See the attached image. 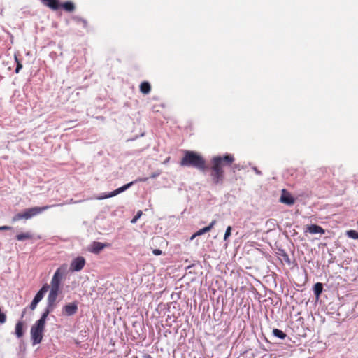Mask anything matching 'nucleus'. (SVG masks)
Segmentation results:
<instances>
[{"mask_svg":"<svg viewBox=\"0 0 358 358\" xmlns=\"http://www.w3.org/2000/svg\"><path fill=\"white\" fill-rule=\"evenodd\" d=\"M169 159H170V157H168V158H167V159L164 162V164L167 163V162L169 161Z\"/></svg>","mask_w":358,"mask_h":358,"instance_id":"obj_30","label":"nucleus"},{"mask_svg":"<svg viewBox=\"0 0 358 358\" xmlns=\"http://www.w3.org/2000/svg\"><path fill=\"white\" fill-rule=\"evenodd\" d=\"M24 322L19 321L15 325V334L18 338H21L24 334Z\"/></svg>","mask_w":358,"mask_h":358,"instance_id":"obj_18","label":"nucleus"},{"mask_svg":"<svg viewBox=\"0 0 358 358\" xmlns=\"http://www.w3.org/2000/svg\"><path fill=\"white\" fill-rule=\"evenodd\" d=\"M255 171H256V172H257V173H259V172L258 171V170H257V169H255Z\"/></svg>","mask_w":358,"mask_h":358,"instance_id":"obj_32","label":"nucleus"},{"mask_svg":"<svg viewBox=\"0 0 358 358\" xmlns=\"http://www.w3.org/2000/svg\"><path fill=\"white\" fill-rule=\"evenodd\" d=\"M41 2L43 5L52 10H57L60 8V3L59 0H41Z\"/></svg>","mask_w":358,"mask_h":358,"instance_id":"obj_11","label":"nucleus"},{"mask_svg":"<svg viewBox=\"0 0 358 358\" xmlns=\"http://www.w3.org/2000/svg\"><path fill=\"white\" fill-rule=\"evenodd\" d=\"M347 235L353 239H358V232L355 230H349L347 231Z\"/></svg>","mask_w":358,"mask_h":358,"instance_id":"obj_22","label":"nucleus"},{"mask_svg":"<svg viewBox=\"0 0 358 358\" xmlns=\"http://www.w3.org/2000/svg\"><path fill=\"white\" fill-rule=\"evenodd\" d=\"M280 201L288 206H292L294 203L295 199L288 191L283 189L282 190Z\"/></svg>","mask_w":358,"mask_h":358,"instance_id":"obj_9","label":"nucleus"},{"mask_svg":"<svg viewBox=\"0 0 358 358\" xmlns=\"http://www.w3.org/2000/svg\"><path fill=\"white\" fill-rule=\"evenodd\" d=\"M148 178H138L136 179L135 181H132V182H131L129 183H127V184L123 185L122 187H119L117 189L111 192L108 194H105L103 196H99L98 199H108V198L113 197V196L117 195L118 194L122 193L124 191L127 190L134 183L138 182H146L148 180Z\"/></svg>","mask_w":358,"mask_h":358,"instance_id":"obj_5","label":"nucleus"},{"mask_svg":"<svg viewBox=\"0 0 358 358\" xmlns=\"http://www.w3.org/2000/svg\"><path fill=\"white\" fill-rule=\"evenodd\" d=\"M305 232H309L310 234H324L325 231L320 226L317 224H310L307 225L306 227Z\"/></svg>","mask_w":358,"mask_h":358,"instance_id":"obj_10","label":"nucleus"},{"mask_svg":"<svg viewBox=\"0 0 358 358\" xmlns=\"http://www.w3.org/2000/svg\"><path fill=\"white\" fill-rule=\"evenodd\" d=\"M323 290V286L321 282H317L313 287V292L316 298H319Z\"/></svg>","mask_w":358,"mask_h":358,"instance_id":"obj_20","label":"nucleus"},{"mask_svg":"<svg viewBox=\"0 0 358 358\" xmlns=\"http://www.w3.org/2000/svg\"><path fill=\"white\" fill-rule=\"evenodd\" d=\"M33 235L29 232L21 233L16 236V239L20 241L32 239Z\"/></svg>","mask_w":358,"mask_h":358,"instance_id":"obj_19","label":"nucleus"},{"mask_svg":"<svg viewBox=\"0 0 358 358\" xmlns=\"http://www.w3.org/2000/svg\"><path fill=\"white\" fill-rule=\"evenodd\" d=\"M49 315V311H44L41 318L38 320L31 327L30 334L33 345L39 344L43 336L45 322Z\"/></svg>","mask_w":358,"mask_h":358,"instance_id":"obj_3","label":"nucleus"},{"mask_svg":"<svg viewBox=\"0 0 358 358\" xmlns=\"http://www.w3.org/2000/svg\"><path fill=\"white\" fill-rule=\"evenodd\" d=\"M255 171H256V172H257V173H259V172L258 171V170H257V169H255Z\"/></svg>","mask_w":358,"mask_h":358,"instance_id":"obj_31","label":"nucleus"},{"mask_svg":"<svg viewBox=\"0 0 358 358\" xmlns=\"http://www.w3.org/2000/svg\"><path fill=\"white\" fill-rule=\"evenodd\" d=\"M58 292L59 291L57 290L50 289V292L48 297V306L45 311L48 310L50 313L52 310L53 307L55 306L56 299L58 296Z\"/></svg>","mask_w":358,"mask_h":358,"instance_id":"obj_8","label":"nucleus"},{"mask_svg":"<svg viewBox=\"0 0 358 358\" xmlns=\"http://www.w3.org/2000/svg\"><path fill=\"white\" fill-rule=\"evenodd\" d=\"M85 265V259L83 257L79 256L75 258L70 264L71 271H80Z\"/></svg>","mask_w":358,"mask_h":358,"instance_id":"obj_7","label":"nucleus"},{"mask_svg":"<svg viewBox=\"0 0 358 358\" xmlns=\"http://www.w3.org/2000/svg\"><path fill=\"white\" fill-rule=\"evenodd\" d=\"M162 173V171H157L156 172H154L151 174L150 176V178H157V176H159L160 174Z\"/></svg>","mask_w":358,"mask_h":358,"instance_id":"obj_27","label":"nucleus"},{"mask_svg":"<svg viewBox=\"0 0 358 358\" xmlns=\"http://www.w3.org/2000/svg\"><path fill=\"white\" fill-rule=\"evenodd\" d=\"M234 162L232 155L227 154L224 156H215L210 161V179L212 185L222 184L224 179V166H231Z\"/></svg>","mask_w":358,"mask_h":358,"instance_id":"obj_1","label":"nucleus"},{"mask_svg":"<svg viewBox=\"0 0 358 358\" xmlns=\"http://www.w3.org/2000/svg\"><path fill=\"white\" fill-rule=\"evenodd\" d=\"M141 215H142V211H141V210L138 211L137 213V214L131 220V223H135L138 220V219H139V217L141 216Z\"/></svg>","mask_w":358,"mask_h":358,"instance_id":"obj_24","label":"nucleus"},{"mask_svg":"<svg viewBox=\"0 0 358 358\" xmlns=\"http://www.w3.org/2000/svg\"><path fill=\"white\" fill-rule=\"evenodd\" d=\"M38 303V301H36V300L33 299V301H31V304H30V309H31V310H34L36 308V306H37Z\"/></svg>","mask_w":358,"mask_h":358,"instance_id":"obj_25","label":"nucleus"},{"mask_svg":"<svg viewBox=\"0 0 358 358\" xmlns=\"http://www.w3.org/2000/svg\"><path fill=\"white\" fill-rule=\"evenodd\" d=\"M180 164L182 166H192L201 171H205L207 169L205 159L200 154L194 151L185 150Z\"/></svg>","mask_w":358,"mask_h":358,"instance_id":"obj_2","label":"nucleus"},{"mask_svg":"<svg viewBox=\"0 0 358 358\" xmlns=\"http://www.w3.org/2000/svg\"><path fill=\"white\" fill-rule=\"evenodd\" d=\"M15 59L17 62L16 69H15V73H18L20 71V69L22 68V65L17 61V58L15 57Z\"/></svg>","mask_w":358,"mask_h":358,"instance_id":"obj_26","label":"nucleus"},{"mask_svg":"<svg viewBox=\"0 0 358 358\" xmlns=\"http://www.w3.org/2000/svg\"><path fill=\"white\" fill-rule=\"evenodd\" d=\"M215 224H216V220H213L208 226H207L203 229H201L199 231H197L196 233H194L192 236L191 240L194 239L196 236H201V235L204 234L205 233L210 231L213 229V227H214V225Z\"/></svg>","mask_w":358,"mask_h":358,"instance_id":"obj_12","label":"nucleus"},{"mask_svg":"<svg viewBox=\"0 0 358 358\" xmlns=\"http://www.w3.org/2000/svg\"><path fill=\"white\" fill-rule=\"evenodd\" d=\"M66 268V265L63 264L55 271L51 280V289L59 291L62 273L65 271Z\"/></svg>","mask_w":358,"mask_h":358,"instance_id":"obj_6","label":"nucleus"},{"mask_svg":"<svg viewBox=\"0 0 358 358\" xmlns=\"http://www.w3.org/2000/svg\"><path fill=\"white\" fill-rule=\"evenodd\" d=\"M152 253L155 255H160L162 254V251L159 249H154L152 250Z\"/></svg>","mask_w":358,"mask_h":358,"instance_id":"obj_28","label":"nucleus"},{"mask_svg":"<svg viewBox=\"0 0 358 358\" xmlns=\"http://www.w3.org/2000/svg\"><path fill=\"white\" fill-rule=\"evenodd\" d=\"M108 243H103L101 242L94 241L92 244L91 252L95 254L99 253L103 249L106 247H108Z\"/></svg>","mask_w":358,"mask_h":358,"instance_id":"obj_13","label":"nucleus"},{"mask_svg":"<svg viewBox=\"0 0 358 358\" xmlns=\"http://www.w3.org/2000/svg\"><path fill=\"white\" fill-rule=\"evenodd\" d=\"M50 208V206H45L43 207H33L26 209L23 213H19L16 214L12 219L13 222H17L22 219L28 220L34 216H36L44 210Z\"/></svg>","mask_w":358,"mask_h":358,"instance_id":"obj_4","label":"nucleus"},{"mask_svg":"<svg viewBox=\"0 0 358 358\" xmlns=\"http://www.w3.org/2000/svg\"><path fill=\"white\" fill-rule=\"evenodd\" d=\"M60 8H63L64 10L71 13L75 10V5L71 1H66L63 3H60Z\"/></svg>","mask_w":358,"mask_h":358,"instance_id":"obj_16","label":"nucleus"},{"mask_svg":"<svg viewBox=\"0 0 358 358\" xmlns=\"http://www.w3.org/2000/svg\"><path fill=\"white\" fill-rule=\"evenodd\" d=\"M50 286L48 284H45L41 289L37 292L34 299L40 301L43 298L45 294L48 291Z\"/></svg>","mask_w":358,"mask_h":358,"instance_id":"obj_15","label":"nucleus"},{"mask_svg":"<svg viewBox=\"0 0 358 358\" xmlns=\"http://www.w3.org/2000/svg\"><path fill=\"white\" fill-rule=\"evenodd\" d=\"M63 310L66 315L71 316L76 313L78 306L75 303H69L64 306Z\"/></svg>","mask_w":358,"mask_h":358,"instance_id":"obj_14","label":"nucleus"},{"mask_svg":"<svg viewBox=\"0 0 358 358\" xmlns=\"http://www.w3.org/2000/svg\"><path fill=\"white\" fill-rule=\"evenodd\" d=\"M151 90V85L148 81H143L140 85V91L144 94H148Z\"/></svg>","mask_w":358,"mask_h":358,"instance_id":"obj_17","label":"nucleus"},{"mask_svg":"<svg viewBox=\"0 0 358 358\" xmlns=\"http://www.w3.org/2000/svg\"><path fill=\"white\" fill-rule=\"evenodd\" d=\"M273 334L275 336L281 339H284L287 336L286 334L278 329H274L273 330Z\"/></svg>","mask_w":358,"mask_h":358,"instance_id":"obj_21","label":"nucleus"},{"mask_svg":"<svg viewBox=\"0 0 358 358\" xmlns=\"http://www.w3.org/2000/svg\"><path fill=\"white\" fill-rule=\"evenodd\" d=\"M11 229H12V227H10L9 226H2V227H0V231L10 230Z\"/></svg>","mask_w":358,"mask_h":358,"instance_id":"obj_29","label":"nucleus"},{"mask_svg":"<svg viewBox=\"0 0 358 358\" xmlns=\"http://www.w3.org/2000/svg\"><path fill=\"white\" fill-rule=\"evenodd\" d=\"M231 227L230 226H229L226 229V231H225V234L224 236V240L226 241L231 236Z\"/></svg>","mask_w":358,"mask_h":358,"instance_id":"obj_23","label":"nucleus"}]
</instances>
